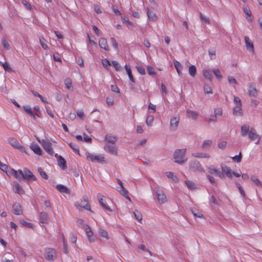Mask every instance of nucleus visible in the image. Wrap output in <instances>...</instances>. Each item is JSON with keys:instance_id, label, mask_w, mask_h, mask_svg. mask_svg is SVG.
Masks as SVG:
<instances>
[{"instance_id": "nucleus-1", "label": "nucleus", "mask_w": 262, "mask_h": 262, "mask_svg": "<svg viewBox=\"0 0 262 262\" xmlns=\"http://www.w3.org/2000/svg\"><path fill=\"white\" fill-rule=\"evenodd\" d=\"M18 180H24L27 183L36 181V177L28 168H25L23 169H18L15 178Z\"/></svg>"}, {"instance_id": "nucleus-2", "label": "nucleus", "mask_w": 262, "mask_h": 262, "mask_svg": "<svg viewBox=\"0 0 262 262\" xmlns=\"http://www.w3.org/2000/svg\"><path fill=\"white\" fill-rule=\"evenodd\" d=\"M186 149H177L174 154V161L176 163L182 164L186 162L187 158H185Z\"/></svg>"}, {"instance_id": "nucleus-3", "label": "nucleus", "mask_w": 262, "mask_h": 262, "mask_svg": "<svg viewBox=\"0 0 262 262\" xmlns=\"http://www.w3.org/2000/svg\"><path fill=\"white\" fill-rule=\"evenodd\" d=\"M75 206L78 209L81 208L92 212L89 201L85 198H83L80 201L76 202L75 203Z\"/></svg>"}, {"instance_id": "nucleus-4", "label": "nucleus", "mask_w": 262, "mask_h": 262, "mask_svg": "<svg viewBox=\"0 0 262 262\" xmlns=\"http://www.w3.org/2000/svg\"><path fill=\"white\" fill-rule=\"evenodd\" d=\"M86 158L92 162L102 163L105 162L104 157L100 155L89 153L86 155Z\"/></svg>"}, {"instance_id": "nucleus-5", "label": "nucleus", "mask_w": 262, "mask_h": 262, "mask_svg": "<svg viewBox=\"0 0 262 262\" xmlns=\"http://www.w3.org/2000/svg\"><path fill=\"white\" fill-rule=\"evenodd\" d=\"M45 258L49 261H53L56 257V252L53 248H47L45 251Z\"/></svg>"}, {"instance_id": "nucleus-6", "label": "nucleus", "mask_w": 262, "mask_h": 262, "mask_svg": "<svg viewBox=\"0 0 262 262\" xmlns=\"http://www.w3.org/2000/svg\"><path fill=\"white\" fill-rule=\"evenodd\" d=\"M41 145L49 154L51 156L54 155V152L52 147V144L49 141L48 139L42 140Z\"/></svg>"}, {"instance_id": "nucleus-7", "label": "nucleus", "mask_w": 262, "mask_h": 262, "mask_svg": "<svg viewBox=\"0 0 262 262\" xmlns=\"http://www.w3.org/2000/svg\"><path fill=\"white\" fill-rule=\"evenodd\" d=\"M9 143L13 147L19 149L21 151L27 153L25 148L21 146L17 141V140L14 138H10L8 139Z\"/></svg>"}, {"instance_id": "nucleus-8", "label": "nucleus", "mask_w": 262, "mask_h": 262, "mask_svg": "<svg viewBox=\"0 0 262 262\" xmlns=\"http://www.w3.org/2000/svg\"><path fill=\"white\" fill-rule=\"evenodd\" d=\"M248 138L251 141L256 140L255 142L256 144L258 143L260 139L259 136L256 133V130L253 127L250 128L249 132Z\"/></svg>"}, {"instance_id": "nucleus-9", "label": "nucleus", "mask_w": 262, "mask_h": 262, "mask_svg": "<svg viewBox=\"0 0 262 262\" xmlns=\"http://www.w3.org/2000/svg\"><path fill=\"white\" fill-rule=\"evenodd\" d=\"M248 92L250 96L256 97L257 96L258 91L256 89V85L254 83L252 82L249 84Z\"/></svg>"}, {"instance_id": "nucleus-10", "label": "nucleus", "mask_w": 262, "mask_h": 262, "mask_svg": "<svg viewBox=\"0 0 262 262\" xmlns=\"http://www.w3.org/2000/svg\"><path fill=\"white\" fill-rule=\"evenodd\" d=\"M179 117L177 115L174 116L170 120V129L174 131L177 128L179 123Z\"/></svg>"}, {"instance_id": "nucleus-11", "label": "nucleus", "mask_w": 262, "mask_h": 262, "mask_svg": "<svg viewBox=\"0 0 262 262\" xmlns=\"http://www.w3.org/2000/svg\"><path fill=\"white\" fill-rule=\"evenodd\" d=\"M104 149L106 152L112 155H117V154L118 149L115 145L106 143L104 146Z\"/></svg>"}, {"instance_id": "nucleus-12", "label": "nucleus", "mask_w": 262, "mask_h": 262, "mask_svg": "<svg viewBox=\"0 0 262 262\" xmlns=\"http://www.w3.org/2000/svg\"><path fill=\"white\" fill-rule=\"evenodd\" d=\"M102 195L100 193H98L97 194V198L99 200V202L100 204L102 206V207L105 209L106 210H107L110 212H112V209L110 208V207L107 205L106 201L105 200H104L102 198Z\"/></svg>"}, {"instance_id": "nucleus-13", "label": "nucleus", "mask_w": 262, "mask_h": 262, "mask_svg": "<svg viewBox=\"0 0 262 262\" xmlns=\"http://www.w3.org/2000/svg\"><path fill=\"white\" fill-rule=\"evenodd\" d=\"M157 198L161 203H164L166 202V196L163 191L157 190L156 192Z\"/></svg>"}, {"instance_id": "nucleus-14", "label": "nucleus", "mask_w": 262, "mask_h": 262, "mask_svg": "<svg viewBox=\"0 0 262 262\" xmlns=\"http://www.w3.org/2000/svg\"><path fill=\"white\" fill-rule=\"evenodd\" d=\"M56 189L61 193L70 194V191L68 188L62 184H58L56 186Z\"/></svg>"}, {"instance_id": "nucleus-15", "label": "nucleus", "mask_w": 262, "mask_h": 262, "mask_svg": "<svg viewBox=\"0 0 262 262\" xmlns=\"http://www.w3.org/2000/svg\"><path fill=\"white\" fill-rule=\"evenodd\" d=\"M104 140L107 142L108 144L111 143L114 144L117 140V137L112 134H107L104 138Z\"/></svg>"}, {"instance_id": "nucleus-16", "label": "nucleus", "mask_w": 262, "mask_h": 262, "mask_svg": "<svg viewBox=\"0 0 262 262\" xmlns=\"http://www.w3.org/2000/svg\"><path fill=\"white\" fill-rule=\"evenodd\" d=\"M30 148L34 152L35 154L38 155H41L42 154L41 149L36 143H32L30 145Z\"/></svg>"}, {"instance_id": "nucleus-17", "label": "nucleus", "mask_w": 262, "mask_h": 262, "mask_svg": "<svg viewBox=\"0 0 262 262\" xmlns=\"http://www.w3.org/2000/svg\"><path fill=\"white\" fill-rule=\"evenodd\" d=\"M39 222L42 224H46L48 221V214L45 212H41L39 214Z\"/></svg>"}, {"instance_id": "nucleus-18", "label": "nucleus", "mask_w": 262, "mask_h": 262, "mask_svg": "<svg viewBox=\"0 0 262 262\" xmlns=\"http://www.w3.org/2000/svg\"><path fill=\"white\" fill-rule=\"evenodd\" d=\"M99 46L101 48L103 49L106 51H108L109 50L107 41L105 38H101L99 39Z\"/></svg>"}, {"instance_id": "nucleus-19", "label": "nucleus", "mask_w": 262, "mask_h": 262, "mask_svg": "<svg viewBox=\"0 0 262 262\" xmlns=\"http://www.w3.org/2000/svg\"><path fill=\"white\" fill-rule=\"evenodd\" d=\"M13 212L16 215H20L23 213L22 210L21 209V206L18 203H16L13 206Z\"/></svg>"}, {"instance_id": "nucleus-20", "label": "nucleus", "mask_w": 262, "mask_h": 262, "mask_svg": "<svg viewBox=\"0 0 262 262\" xmlns=\"http://www.w3.org/2000/svg\"><path fill=\"white\" fill-rule=\"evenodd\" d=\"M242 105H238L233 108V114L234 116H242L243 115V111L242 109Z\"/></svg>"}, {"instance_id": "nucleus-21", "label": "nucleus", "mask_w": 262, "mask_h": 262, "mask_svg": "<svg viewBox=\"0 0 262 262\" xmlns=\"http://www.w3.org/2000/svg\"><path fill=\"white\" fill-rule=\"evenodd\" d=\"M165 174L167 176V177L171 180L173 182H178L179 179L178 178L177 176L172 172L171 171H167L165 172Z\"/></svg>"}, {"instance_id": "nucleus-22", "label": "nucleus", "mask_w": 262, "mask_h": 262, "mask_svg": "<svg viewBox=\"0 0 262 262\" xmlns=\"http://www.w3.org/2000/svg\"><path fill=\"white\" fill-rule=\"evenodd\" d=\"M245 41L246 43V46L247 50L254 52V46L252 42H250V39L248 36L245 37Z\"/></svg>"}, {"instance_id": "nucleus-23", "label": "nucleus", "mask_w": 262, "mask_h": 262, "mask_svg": "<svg viewBox=\"0 0 262 262\" xmlns=\"http://www.w3.org/2000/svg\"><path fill=\"white\" fill-rule=\"evenodd\" d=\"M14 192L19 195H22L25 193V191L23 187L17 183L14 184Z\"/></svg>"}, {"instance_id": "nucleus-24", "label": "nucleus", "mask_w": 262, "mask_h": 262, "mask_svg": "<svg viewBox=\"0 0 262 262\" xmlns=\"http://www.w3.org/2000/svg\"><path fill=\"white\" fill-rule=\"evenodd\" d=\"M222 169L223 172L229 178L232 177V171L230 168L227 166L226 165H224L222 166Z\"/></svg>"}, {"instance_id": "nucleus-25", "label": "nucleus", "mask_w": 262, "mask_h": 262, "mask_svg": "<svg viewBox=\"0 0 262 262\" xmlns=\"http://www.w3.org/2000/svg\"><path fill=\"white\" fill-rule=\"evenodd\" d=\"M249 126L248 125H243L241 126V134L242 136H245L247 134L249 135L250 131Z\"/></svg>"}, {"instance_id": "nucleus-26", "label": "nucleus", "mask_w": 262, "mask_h": 262, "mask_svg": "<svg viewBox=\"0 0 262 262\" xmlns=\"http://www.w3.org/2000/svg\"><path fill=\"white\" fill-rule=\"evenodd\" d=\"M124 68H125L126 73L128 76L130 81L133 83H135V80L133 77V75H132L130 68L128 66H127V65H126V64Z\"/></svg>"}, {"instance_id": "nucleus-27", "label": "nucleus", "mask_w": 262, "mask_h": 262, "mask_svg": "<svg viewBox=\"0 0 262 262\" xmlns=\"http://www.w3.org/2000/svg\"><path fill=\"white\" fill-rule=\"evenodd\" d=\"M147 14L149 19L155 20L157 19V16L154 11H150L148 8H146Z\"/></svg>"}, {"instance_id": "nucleus-28", "label": "nucleus", "mask_w": 262, "mask_h": 262, "mask_svg": "<svg viewBox=\"0 0 262 262\" xmlns=\"http://www.w3.org/2000/svg\"><path fill=\"white\" fill-rule=\"evenodd\" d=\"M203 76L204 77L210 81L212 80V75L211 72L209 70H203Z\"/></svg>"}, {"instance_id": "nucleus-29", "label": "nucleus", "mask_w": 262, "mask_h": 262, "mask_svg": "<svg viewBox=\"0 0 262 262\" xmlns=\"http://www.w3.org/2000/svg\"><path fill=\"white\" fill-rule=\"evenodd\" d=\"M173 62L174 67H175L178 74L180 75L181 73V71H180V69H181L182 68V66L181 64L178 61H177L176 60H174Z\"/></svg>"}, {"instance_id": "nucleus-30", "label": "nucleus", "mask_w": 262, "mask_h": 262, "mask_svg": "<svg viewBox=\"0 0 262 262\" xmlns=\"http://www.w3.org/2000/svg\"><path fill=\"white\" fill-rule=\"evenodd\" d=\"M187 115L188 117L191 118L193 119H196L198 116V113L192 111H187Z\"/></svg>"}, {"instance_id": "nucleus-31", "label": "nucleus", "mask_w": 262, "mask_h": 262, "mask_svg": "<svg viewBox=\"0 0 262 262\" xmlns=\"http://www.w3.org/2000/svg\"><path fill=\"white\" fill-rule=\"evenodd\" d=\"M83 229H85L86 235L88 237H91L92 235H93V232L92 231L90 227L88 225H84L83 226Z\"/></svg>"}, {"instance_id": "nucleus-32", "label": "nucleus", "mask_w": 262, "mask_h": 262, "mask_svg": "<svg viewBox=\"0 0 262 262\" xmlns=\"http://www.w3.org/2000/svg\"><path fill=\"white\" fill-rule=\"evenodd\" d=\"M7 175H9L11 174H13L14 177L16 178L17 173V170H15L13 168H11L10 167L8 166V168L5 171Z\"/></svg>"}, {"instance_id": "nucleus-33", "label": "nucleus", "mask_w": 262, "mask_h": 262, "mask_svg": "<svg viewBox=\"0 0 262 262\" xmlns=\"http://www.w3.org/2000/svg\"><path fill=\"white\" fill-rule=\"evenodd\" d=\"M37 171L42 178L45 179V180L48 179V178H49L46 172L44 171L41 167L38 168Z\"/></svg>"}, {"instance_id": "nucleus-34", "label": "nucleus", "mask_w": 262, "mask_h": 262, "mask_svg": "<svg viewBox=\"0 0 262 262\" xmlns=\"http://www.w3.org/2000/svg\"><path fill=\"white\" fill-rule=\"evenodd\" d=\"M196 67L194 66L191 65L189 67V73L191 76L194 77L196 74Z\"/></svg>"}, {"instance_id": "nucleus-35", "label": "nucleus", "mask_w": 262, "mask_h": 262, "mask_svg": "<svg viewBox=\"0 0 262 262\" xmlns=\"http://www.w3.org/2000/svg\"><path fill=\"white\" fill-rule=\"evenodd\" d=\"M23 108L24 111L26 112V113L28 114L29 116H33V112L32 111V109L29 105H24L23 106Z\"/></svg>"}, {"instance_id": "nucleus-36", "label": "nucleus", "mask_w": 262, "mask_h": 262, "mask_svg": "<svg viewBox=\"0 0 262 262\" xmlns=\"http://www.w3.org/2000/svg\"><path fill=\"white\" fill-rule=\"evenodd\" d=\"M134 214L136 219L139 222L142 220V215L141 213L138 210H135L134 211Z\"/></svg>"}, {"instance_id": "nucleus-37", "label": "nucleus", "mask_w": 262, "mask_h": 262, "mask_svg": "<svg viewBox=\"0 0 262 262\" xmlns=\"http://www.w3.org/2000/svg\"><path fill=\"white\" fill-rule=\"evenodd\" d=\"M192 156L194 157L202 158H209V156L208 154L202 152L193 153Z\"/></svg>"}, {"instance_id": "nucleus-38", "label": "nucleus", "mask_w": 262, "mask_h": 262, "mask_svg": "<svg viewBox=\"0 0 262 262\" xmlns=\"http://www.w3.org/2000/svg\"><path fill=\"white\" fill-rule=\"evenodd\" d=\"M190 168L193 171H197L199 172H202L204 171L203 168L201 166V165H192Z\"/></svg>"}, {"instance_id": "nucleus-39", "label": "nucleus", "mask_w": 262, "mask_h": 262, "mask_svg": "<svg viewBox=\"0 0 262 262\" xmlns=\"http://www.w3.org/2000/svg\"><path fill=\"white\" fill-rule=\"evenodd\" d=\"M185 183L187 186L188 188L190 190H193L195 188V184L193 182L190 181H185Z\"/></svg>"}, {"instance_id": "nucleus-40", "label": "nucleus", "mask_w": 262, "mask_h": 262, "mask_svg": "<svg viewBox=\"0 0 262 262\" xmlns=\"http://www.w3.org/2000/svg\"><path fill=\"white\" fill-rule=\"evenodd\" d=\"M154 117L152 115H148L146 119V124L147 126H150L152 125Z\"/></svg>"}, {"instance_id": "nucleus-41", "label": "nucleus", "mask_w": 262, "mask_h": 262, "mask_svg": "<svg viewBox=\"0 0 262 262\" xmlns=\"http://www.w3.org/2000/svg\"><path fill=\"white\" fill-rule=\"evenodd\" d=\"M211 143L212 141L211 140H205L203 143L202 147L204 149H207L210 147Z\"/></svg>"}, {"instance_id": "nucleus-42", "label": "nucleus", "mask_w": 262, "mask_h": 262, "mask_svg": "<svg viewBox=\"0 0 262 262\" xmlns=\"http://www.w3.org/2000/svg\"><path fill=\"white\" fill-rule=\"evenodd\" d=\"M212 72L217 79H222L223 76H222V74H221L220 70L218 69H213L212 70Z\"/></svg>"}, {"instance_id": "nucleus-43", "label": "nucleus", "mask_w": 262, "mask_h": 262, "mask_svg": "<svg viewBox=\"0 0 262 262\" xmlns=\"http://www.w3.org/2000/svg\"><path fill=\"white\" fill-rule=\"evenodd\" d=\"M200 17L202 21H204L208 24H210L209 18L204 15L201 12H200Z\"/></svg>"}, {"instance_id": "nucleus-44", "label": "nucleus", "mask_w": 262, "mask_h": 262, "mask_svg": "<svg viewBox=\"0 0 262 262\" xmlns=\"http://www.w3.org/2000/svg\"><path fill=\"white\" fill-rule=\"evenodd\" d=\"M45 41H46V40L43 37L41 36L39 37V41H40V43L42 48L45 50H47L48 49V46L45 42Z\"/></svg>"}, {"instance_id": "nucleus-45", "label": "nucleus", "mask_w": 262, "mask_h": 262, "mask_svg": "<svg viewBox=\"0 0 262 262\" xmlns=\"http://www.w3.org/2000/svg\"><path fill=\"white\" fill-rule=\"evenodd\" d=\"M204 91L205 94H212V88L207 84H205L204 85Z\"/></svg>"}, {"instance_id": "nucleus-46", "label": "nucleus", "mask_w": 262, "mask_h": 262, "mask_svg": "<svg viewBox=\"0 0 262 262\" xmlns=\"http://www.w3.org/2000/svg\"><path fill=\"white\" fill-rule=\"evenodd\" d=\"M118 191L120 192V193L124 196L126 199H127L130 201H131L130 198L129 197L128 194H127V191L123 187V188H121L120 190H118Z\"/></svg>"}, {"instance_id": "nucleus-47", "label": "nucleus", "mask_w": 262, "mask_h": 262, "mask_svg": "<svg viewBox=\"0 0 262 262\" xmlns=\"http://www.w3.org/2000/svg\"><path fill=\"white\" fill-rule=\"evenodd\" d=\"M70 147L75 152L79 153V146L76 143H70L69 144Z\"/></svg>"}, {"instance_id": "nucleus-48", "label": "nucleus", "mask_w": 262, "mask_h": 262, "mask_svg": "<svg viewBox=\"0 0 262 262\" xmlns=\"http://www.w3.org/2000/svg\"><path fill=\"white\" fill-rule=\"evenodd\" d=\"M3 67L6 71L9 72L13 71L10 64L7 62H5L4 63H3Z\"/></svg>"}, {"instance_id": "nucleus-49", "label": "nucleus", "mask_w": 262, "mask_h": 262, "mask_svg": "<svg viewBox=\"0 0 262 262\" xmlns=\"http://www.w3.org/2000/svg\"><path fill=\"white\" fill-rule=\"evenodd\" d=\"M2 44L4 48L6 50H8L10 49V45L5 37L2 39Z\"/></svg>"}, {"instance_id": "nucleus-50", "label": "nucleus", "mask_w": 262, "mask_h": 262, "mask_svg": "<svg viewBox=\"0 0 262 262\" xmlns=\"http://www.w3.org/2000/svg\"><path fill=\"white\" fill-rule=\"evenodd\" d=\"M233 162L236 163H239L242 159V154L240 152L238 155L232 157Z\"/></svg>"}, {"instance_id": "nucleus-51", "label": "nucleus", "mask_w": 262, "mask_h": 262, "mask_svg": "<svg viewBox=\"0 0 262 262\" xmlns=\"http://www.w3.org/2000/svg\"><path fill=\"white\" fill-rule=\"evenodd\" d=\"M251 179L257 186L261 187V182L256 177L252 176L251 177Z\"/></svg>"}, {"instance_id": "nucleus-52", "label": "nucleus", "mask_w": 262, "mask_h": 262, "mask_svg": "<svg viewBox=\"0 0 262 262\" xmlns=\"http://www.w3.org/2000/svg\"><path fill=\"white\" fill-rule=\"evenodd\" d=\"M112 63L117 71H120L121 70V67L117 61L113 60L112 61Z\"/></svg>"}, {"instance_id": "nucleus-53", "label": "nucleus", "mask_w": 262, "mask_h": 262, "mask_svg": "<svg viewBox=\"0 0 262 262\" xmlns=\"http://www.w3.org/2000/svg\"><path fill=\"white\" fill-rule=\"evenodd\" d=\"M99 234L102 237H105L106 238H108V234L107 231L102 229H100L99 230Z\"/></svg>"}, {"instance_id": "nucleus-54", "label": "nucleus", "mask_w": 262, "mask_h": 262, "mask_svg": "<svg viewBox=\"0 0 262 262\" xmlns=\"http://www.w3.org/2000/svg\"><path fill=\"white\" fill-rule=\"evenodd\" d=\"M64 84H65L66 88L68 89H70L72 87V84L71 79L70 78L66 79V80H64Z\"/></svg>"}, {"instance_id": "nucleus-55", "label": "nucleus", "mask_w": 262, "mask_h": 262, "mask_svg": "<svg viewBox=\"0 0 262 262\" xmlns=\"http://www.w3.org/2000/svg\"><path fill=\"white\" fill-rule=\"evenodd\" d=\"M193 215L196 217L202 218L203 215L196 209H191Z\"/></svg>"}, {"instance_id": "nucleus-56", "label": "nucleus", "mask_w": 262, "mask_h": 262, "mask_svg": "<svg viewBox=\"0 0 262 262\" xmlns=\"http://www.w3.org/2000/svg\"><path fill=\"white\" fill-rule=\"evenodd\" d=\"M208 54L211 59L215 58V50H208Z\"/></svg>"}, {"instance_id": "nucleus-57", "label": "nucleus", "mask_w": 262, "mask_h": 262, "mask_svg": "<svg viewBox=\"0 0 262 262\" xmlns=\"http://www.w3.org/2000/svg\"><path fill=\"white\" fill-rule=\"evenodd\" d=\"M147 70L149 75L154 76L155 74V70L153 67L148 66L147 67Z\"/></svg>"}, {"instance_id": "nucleus-58", "label": "nucleus", "mask_w": 262, "mask_h": 262, "mask_svg": "<svg viewBox=\"0 0 262 262\" xmlns=\"http://www.w3.org/2000/svg\"><path fill=\"white\" fill-rule=\"evenodd\" d=\"M22 3L28 10H31L32 9V7L31 5L27 1L23 0Z\"/></svg>"}, {"instance_id": "nucleus-59", "label": "nucleus", "mask_w": 262, "mask_h": 262, "mask_svg": "<svg viewBox=\"0 0 262 262\" xmlns=\"http://www.w3.org/2000/svg\"><path fill=\"white\" fill-rule=\"evenodd\" d=\"M111 42H112L114 48H115L117 50H118V44H117V43L116 42V40L115 39V38L111 37Z\"/></svg>"}, {"instance_id": "nucleus-60", "label": "nucleus", "mask_w": 262, "mask_h": 262, "mask_svg": "<svg viewBox=\"0 0 262 262\" xmlns=\"http://www.w3.org/2000/svg\"><path fill=\"white\" fill-rule=\"evenodd\" d=\"M136 69H137L138 72L141 75H144L145 74V69L143 67H140V66H137Z\"/></svg>"}, {"instance_id": "nucleus-61", "label": "nucleus", "mask_w": 262, "mask_h": 262, "mask_svg": "<svg viewBox=\"0 0 262 262\" xmlns=\"http://www.w3.org/2000/svg\"><path fill=\"white\" fill-rule=\"evenodd\" d=\"M58 164H66L65 159L61 156L57 157Z\"/></svg>"}, {"instance_id": "nucleus-62", "label": "nucleus", "mask_w": 262, "mask_h": 262, "mask_svg": "<svg viewBox=\"0 0 262 262\" xmlns=\"http://www.w3.org/2000/svg\"><path fill=\"white\" fill-rule=\"evenodd\" d=\"M83 140L88 143H91L92 139L85 133L83 134Z\"/></svg>"}, {"instance_id": "nucleus-63", "label": "nucleus", "mask_w": 262, "mask_h": 262, "mask_svg": "<svg viewBox=\"0 0 262 262\" xmlns=\"http://www.w3.org/2000/svg\"><path fill=\"white\" fill-rule=\"evenodd\" d=\"M102 65L104 67L106 68L107 66H111L110 61L106 58L102 61Z\"/></svg>"}, {"instance_id": "nucleus-64", "label": "nucleus", "mask_w": 262, "mask_h": 262, "mask_svg": "<svg viewBox=\"0 0 262 262\" xmlns=\"http://www.w3.org/2000/svg\"><path fill=\"white\" fill-rule=\"evenodd\" d=\"M214 115H222V110L221 108H216L214 110Z\"/></svg>"}]
</instances>
